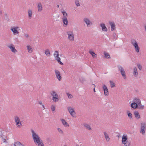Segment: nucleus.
Segmentation results:
<instances>
[{
    "instance_id": "nucleus-44",
    "label": "nucleus",
    "mask_w": 146,
    "mask_h": 146,
    "mask_svg": "<svg viewBox=\"0 0 146 146\" xmlns=\"http://www.w3.org/2000/svg\"><path fill=\"white\" fill-rule=\"evenodd\" d=\"M51 109L52 111H54L55 110V106L53 105H52L51 106Z\"/></svg>"
},
{
    "instance_id": "nucleus-35",
    "label": "nucleus",
    "mask_w": 146,
    "mask_h": 146,
    "mask_svg": "<svg viewBox=\"0 0 146 146\" xmlns=\"http://www.w3.org/2000/svg\"><path fill=\"white\" fill-rule=\"evenodd\" d=\"M1 137L2 138V141L3 143H7V142L6 140H7L8 139H7V138L6 137H5V138H4L2 136V135H1Z\"/></svg>"
},
{
    "instance_id": "nucleus-15",
    "label": "nucleus",
    "mask_w": 146,
    "mask_h": 146,
    "mask_svg": "<svg viewBox=\"0 0 146 146\" xmlns=\"http://www.w3.org/2000/svg\"><path fill=\"white\" fill-rule=\"evenodd\" d=\"M101 27L102 30L104 32H107V29L106 26L105 25L104 23H102L100 25Z\"/></svg>"
},
{
    "instance_id": "nucleus-16",
    "label": "nucleus",
    "mask_w": 146,
    "mask_h": 146,
    "mask_svg": "<svg viewBox=\"0 0 146 146\" xmlns=\"http://www.w3.org/2000/svg\"><path fill=\"white\" fill-rule=\"evenodd\" d=\"M145 108V106L142 105L141 102L139 104V105H138L137 107H136V108H134V109L136 110L137 109H138L139 110H143Z\"/></svg>"
},
{
    "instance_id": "nucleus-3",
    "label": "nucleus",
    "mask_w": 146,
    "mask_h": 146,
    "mask_svg": "<svg viewBox=\"0 0 146 146\" xmlns=\"http://www.w3.org/2000/svg\"><path fill=\"white\" fill-rule=\"evenodd\" d=\"M127 137L126 135L123 134L122 137V144L125 146H130V142L127 141Z\"/></svg>"
},
{
    "instance_id": "nucleus-14",
    "label": "nucleus",
    "mask_w": 146,
    "mask_h": 146,
    "mask_svg": "<svg viewBox=\"0 0 146 146\" xmlns=\"http://www.w3.org/2000/svg\"><path fill=\"white\" fill-rule=\"evenodd\" d=\"M109 23L111 26V31H113L115 30V25L114 22L113 21H110Z\"/></svg>"
},
{
    "instance_id": "nucleus-28",
    "label": "nucleus",
    "mask_w": 146,
    "mask_h": 146,
    "mask_svg": "<svg viewBox=\"0 0 146 146\" xmlns=\"http://www.w3.org/2000/svg\"><path fill=\"white\" fill-rule=\"evenodd\" d=\"M27 49L28 52L29 53H31L33 52V50L31 46L30 45H27Z\"/></svg>"
},
{
    "instance_id": "nucleus-5",
    "label": "nucleus",
    "mask_w": 146,
    "mask_h": 146,
    "mask_svg": "<svg viewBox=\"0 0 146 146\" xmlns=\"http://www.w3.org/2000/svg\"><path fill=\"white\" fill-rule=\"evenodd\" d=\"M68 35V39L70 41H72L74 40V35L72 31H68L66 32Z\"/></svg>"
},
{
    "instance_id": "nucleus-10",
    "label": "nucleus",
    "mask_w": 146,
    "mask_h": 146,
    "mask_svg": "<svg viewBox=\"0 0 146 146\" xmlns=\"http://www.w3.org/2000/svg\"><path fill=\"white\" fill-rule=\"evenodd\" d=\"M84 21L86 23L88 27H90L92 25V23L88 18H86L84 19Z\"/></svg>"
},
{
    "instance_id": "nucleus-51",
    "label": "nucleus",
    "mask_w": 146,
    "mask_h": 146,
    "mask_svg": "<svg viewBox=\"0 0 146 146\" xmlns=\"http://www.w3.org/2000/svg\"><path fill=\"white\" fill-rule=\"evenodd\" d=\"M59 7V5H57V7Z\"/></svg>"
},
{
    "instance_id": "nucleus-19",
    "label": "nucleus",
    "mask_w": 146,
    "mask_h": 146,
    "mask_svg": "<svg viewBox=\"0 0 146 146\" xmlns=\"http://www.w3.org/2000/svg\"><path fill=\"white\" fill-rule=\"evenodd\" d=\"M28 14V18L31 19L32 18L33 15V11L32 10L29 9L27 11Z\"/></svg>"
},
{
    "instance_id": "nucleus-21",
    "label": "nucleus",
    "mask_w": 146,
    "mask_h": 146,
    "mask_svg": "<svg viewBox=\"0 0 146 146\" xmlns=\"http://www.w3.org/2000/svg\"><path fill=\"white\" fill-rule=\"evenodd\" d=\"M134 114L135 118L137 119H138L140 118V116L138 111H135L134 112Z\"/></svg>"
},
{
    "instance_id": "nucleus-17",
    "label": "nucleus",
    "mask_w": 146,
    "mask_h": 146,
    "mask_svg": "<svg viewBox=\"0 0 146 146\" xmlns=\"http://www.w3.org/2000/svg\"><path fill=\"white\" fill-rule=\"evenodd\" d=\"M104 133L106 140L107 142H109L110 140V138L109 136L108 133L106 131L104 132Z\"/></svg>"
},
{
    "instance_id": "nucleus-49",
    "label": "nucleus",
    "mask_w": 146,
    "mask_h": 146,
    "mask_svg": "<svg viewBox=\"0 0 146 146\" xmlns=\"http://www.w3.org/2000/svg\"><path fill=\"white\" fill-rule=\"evenodd\" d=\"M93 85H94V88L93 89L94 91V92H96L95 89V85L94 84H93Z\"/></svg>"
},
{
    "instance_id": "nucleus-37",
    "label": "nucleus",
    "mask_w": 146,
    "mask_h": 146,
    "mask_svg": "<svg viewBox=\"0 0 146 146\" xmlns=\"http://www.w3.org/2000/svg\"><path fill=\"white\" fill-rule=\"evenodd\" d=\"M110 86L111 88H112L115 87L114 83L113 82L111 81H110Z\"/></svg>"
},
{
    "instance_id": "nucleus-18",
    "label": "nucleus",
    "mask_w": 146,
    "mask_h": 146,
    "mask_svg": "<svg viewBox=\"0 0 146 146\" xmlns=\"http://www.w3.org/2000/svg\"><path fill=\"white\" fill-rule=\"evenodd\" d=\"M62 123L65 127H68L69 126V125L64 119H60Z\"/></svg>"
},
{
    "instance_id": "nucleus-38",
    "label": "nucleus",
    "mask_w": 146,
    "mask_h": 146,
    "mask_svg": "<svg viewBox=\"0 0 146 146\" xmlns=\"http://www.w3.org/2000/svg\"><path fill=\"white\" fill-rule=\"evenodd\" d=\"M75 3L77 7H79L80 6V4L79 1L78 0H75Z\"/></svg>"
},
{
    "instance_id": "nucleus-53",
    "label": "nucleus",
    "mask_w": 146,
    "mask_h": 146,
    "mask_svg": "<svg viewBox=\"0 0 146 146\" xmlns=\"http://www.w3.org/2000/svg\"><path fill=\"white\" fill-rule=\"evenodd\" d=\"M113 36H114V37H115V36L114 35H113Z\"/></svg>"
},
{
    "instance_id": "nucleus-42",
    "label": "nucleus",
    "mask_w": 146,
    "mask_h": 146,
    "mask_svg": "<svg viewBox=\"0 0 146 146\" xmlns=\"http://www.w3.org/2000/svg\"><path fill=\"white\" fill-rule=\"evenodd\" d=\"M137 66L139 70H141L142 69V66L141 65L139 64H137Z\"/></svg>"
},
{
    "instance_id": "nucleus-30",
    "label": "nucleus",
    "mask_w": 146,
    "mask_h": 146,
    "mask_svg": "<svg viewBox=\"0 0 146 146\" xmlns=\"http://www.w3.org/2000/svg\"><path fill=\"white\" fill-rule=\"evenodd\" d=\"M14 146H24L23 144L19 141L14 143Z\"/></svg>"
},
{
    "instance_id": "nucleus-25",
    "label": "nucleus",
    "mask_w": 146,
    "mask_h": 146,
    "mask_svg": "<svg viewBox=\"0 0 146 146\" xmlns=\"http://www.w3.org/2000/svg\"><path fill=\"white\" fill-rule=\"evenodd\" d=\"M62 22L64 25L66 26L68 24V21L67 18H62Z\"/></svg>"
},
{
    "instance_id": "nucleus-1",
    "label": "nucleus",
    "mask_w": 146,
    "mask_h": 146,
    "mask_svg": "<svg viewBox=\"0 0 146 146\" xmlns=\"http://www.w3.org/2000/svg\"><path fill=\"white\" fill-rule=\"evenodd\" d=\"M141 102L140 98L137 97H134L133 99L132 103L131 104V107L133 109L136 107H137L138 105Z\"/></svg>"
},
{
    "instance_id": "nucleus-33",
    "label": "nucleus",
    "mask_w": 146,
    "mask_h": 146,
    "mask_svg": "<svg viewBox=\"0 0 146 146\" xmlns=\"http://www.w3.org/2000/svg\"><path fill=\"white\" fill-rule=\"evenodd\" d=\"M121 75L123 77V78L124 79H125L126 78V76L125 72L124 70L123 71L120 72Z\"/></svg>"
},
{
    "instance_id": "nucleus-40",
    "label": "nucleus",
    "mask_w": 146,
    "mask_h": 146,
    "mask_svg": "<svg viewBox=\"0 0 146 146\" xmlns=\"http://www.w3.org/2000/svg\"><path fill=\"white\" fill-rule=\"evenodd\" d=\"M104 54L105 57L106 58H110V56L109 54L108 53L106 52H104Z\"/></svg>"
},
{
    "instance_id": "nucleus-39",
    "label": "nucleus",
    "mask_w": 146,
    "mask_h": 146,
    "mask_svg": "<svg viewBox=\"0 0 146 146\" xmlns=\"http://www.w3.org/2000/svg\"><path fill=\"white\" fill-rule=\"evenodd\" d=\"M134 48L135 51L137 53L139 52V51L140 48L138 46V45L136 46H135Z\"/></svg>"
},
{
    "instance_id": "nucleus-41",
    "label": "nucleus",
    "mask_w": 146,
    "mask_h": 146,
    "mask_svg": "<svg viewBox=\"0 0 146 146\" xmlns=\"http://www.w3.org/2000/svg\"><path fill=\"white\" fill-rule=\"evenodd\" d=\"M54 56L55 58L59 56V53L58 51H55L54 53Z\"/></svg>"
},
{
    "instance_id": "nucleus-12",
    "label": "nucleus",
    "mask_w": 146,
    "mask_h": 146,
    "mask_svg": "<svg viewBox=\"0 0 146 146\" xmlns=\"http://www.w3.org/2000/svg\"><path fill=\"white\" fill-rule=\"evenodd\" d=\"M8 47L13 53H15L17 52V50L15 48L14 45L12 44L9 45L8 46Z\"/></svg>"
},
{
    "instance_id": "nucleus-13",
    "label": "nucleus",
    "mask_w": 146,
    "mask_h": 146,
    "mask_svg": "<svg viewBox=\"0 0 146 146\" xmlns=\"http://www.w3.org/2000/svg\"><path fill=\"white\" fill-rule=\"evenodd\" d=\"M103 89L104 91V94L105 96H108L109 94L106 85L104 84L103 85Z\"/></svg>"
},
{
    "instance_id": "nucleus-22",
    "label": "nucleus",
    "mask_w": 146,
    "mask_h": 146,
    "mask_svg": "<svg viewBox=\"0 0 146 146\" xmlns=\"http://www.w3.org/2000/svg\"><path fill=\"white\" fill-rule=\"evenodd\" d=\"M131 44L134 47L138 45V43L137 41L134 39H132L131 40Z\"/></svg>"
},
{
    "instance_id": "nucleus-26",
    "label": "nucleus",
    "mask_w": 146,
    "mask_h": 146,
    "mask_svg": "<svg viewBox=\"0 0 146 146\" xmlns=\"http://www.w3.org/2000/svg\"><path fill=\"white\" fill-rule=\"evenodd\" d=\"M83 125L86 129L89 130H92L89 124L87 123H84L83 124Z\"/></svg>"
},
{
    "instance_id": "nucleus-48",
    "label": "nucleus",
    "mask_w": 146,
    "mask_h": 146,
    "mask_svg": "<svg viewBox=\"0 0 146 146\" xmlns=\"http://www.w3.org/2000/svg\"><path fill=\"white\" fill-rule=\"evenodd\" d=\"M42 109H43V110H44V109H45V106H44V105L43 104H42Z\"/></svg>"
},
{
    "instance_id": "nucleus-47",
    "label": "nucleus",
    "mask_w": 146,
    "mask_h": 146,
    "mask_svg": "<svg viewBox=\"0 0 146 146\" xmlns=\"http://www.w3.org/2000/svg\"><path fill=\"white\" fill-rule=\"evenodd\" d=\"M38 103L39 104H40V105H42V102L40 101H38Z\"/></svg>"
},
{
    "instance_id": "nucleus-24",
    "label": "nucleus",
    "mask_w": 146,
    "mask_h": 146,
    "mask_svg": "<svg viewBox=\"0 0 146 146\" xmlns=\"http://www.w3.org/2000/svg\"><path fill=\"white\" fill-rule=\"evenodd\" d=\"M133 76L135 77H137L138 76V73L137 68L135 67H134L133 69Z\"/></svg>"
},
{
    "instance_id": "nucleus-36",
    "label": "nucleus",
    "mask_w": 146,
    "mask_h": 146,
    "mask_svg": "<svg viewBox=\"0 0 146 146\" xmlns=\"http://www.w3.org/2000/svg\"><path fill=\"white\" fill-rule=\"evenodd\" d=\"M127 114L128 117L130 119H132V115L130 113V111H127Z\"/></svg>"
},
{
    "instance_id": "nucleus-32",
    "label": "nucleus",
    "mask_w": 146,
    "mask_h": 146,
    "mask_svg": "<svg viewBox=\"0 0 146 146\" xmlns=\"http://www.w3.org/2000/svg\"><path fill=\"white\" fill-rule=\"evenodd\" d=\"M117 67L118 70L120 72H122V71L124 70L123 67L120 65H117Z\"/></svg>"
},
{
    "instance_id": "nucleus-54",
    "label": "nucleus",
    "mask_w": 146,
    "mask_h": 146,
    "mask_svg": "<svg viewBox=\"0 0 146 146\" xmlns=\"http://www.w3.org/2000/svg\"><path fill=\"white\" fill-rule=\"evenodd\" d=\"M113 36H114V37H115V36L114 35H113Z\"/></svg>"
},
{
    "instance_id": "nucleus-20",
    "label": "nucleus",
    "mask_w": 146,
    "mask_h": 146,
    "mask_svg": "<svg viewBox=\"0 0 146 146\" xmlns=\"http://www.w3.org/2000/svg\"><path fill=\"white\" fill-rule=\"evenodd\" d=\"M38 10V12H41L42 10V7L41 3L39 2L37 4Z\"/></svg>"
},
{
    "instance_id": "nucleus-50",
    "label": "nucleus",
    "mask_w": 146,
    "mask_h": 146,
    "mask_svg": "<svg viewBox=\"0 0 146 146\" xmlns=\"http://www.w3.org/2000/svg\"><path fill=\"white\" fill-rule=\"evenodd\" d=\"M145 31L146 32V26H145Z\"/></svg>"
},
{
    "instance_id": "nucleus-31",
    "label": "nucleus",
    "mask_w": 146,
    "mask_h": 146,
    "mask_svg": "<svg viewBox=\"0 0 146 146\" xmlns=\"http://www.w3.org/2000/svg\"><path fill=\"white\" fill-rule=\"evenodd\" d=\"M45 53L47 56H50V52L48 49H46L45 50Z\"/></svg>"
},
{
    "instance_id": "nucleus-52",
    "label": "nucleus",
    "mask_w": 146,
    "mask_h": 146,
    "mask_svg": "<svg viewBox=\"0 0 146 146\" xmlns=\"http://www.w3.org/2000/svg\"><path fill=\"white\" fill-rule=\"evenodd\" d=\"M76 146H79L78 145H76Z\"/></svg>"
},
{
    "instance_id": "nucleus-46",
    "label": "nucleus",
    "mask_w": 146,
    "mask_h": 146,
    "mask_svg": "<svg viewBox=\"0 0 146 146\" xmlns=\"http://www.w3.org/2000/svg\"><path fill=\"white\" fill-rule=\"evenodd\" d=\"M24 36L25 37L27 38H29V35L27 33H25L24 34Z\"/></svg>"
},
{
    "instance_id": "nucleus-45",
    "label": "nucleus",
    "mask_w": 146,
    "mask_h": 146,
    "mask_svg": "<svg viewBox=\"0 0 146 146\" xmlns=\"http://www.w3.org/2000/svg\"><path fill=\"white\" fill-rule=\"evenodd\" d=\"M67 95L69 98L71 99L72 98V96L71 94L67 93Z\"/></svg>"
},
{
    "instance_id": "nucleus-4",
    "label": "nucleus",
    "mask_w": 146,
    "mask_h": 146,
    "mask_svg": "<svg viewBox=\"0 0 146 146\" xmlns=\"http://www.w3.org/2000/svg\"><path fill=\"white\" fill-rule=\"evenodd\" d=\"M11 30L14 35H18L19 34L20 29L19 27L17 26L12 27L11 28Z\"/></svg>"
},
{
    "instance_id": "nucleus-6",
    "label": "nucleus",
    "mask_w": 146,
    "mask_h": 146,
    "mask_svg": "<svg viewBox=\"0 0 146 146\" xmlns=\"http://www.w3.org/2000/svg\"><path fill=\"white\" fill-rule=\"evenodd\" d=\"M31 131L32 133V137L34 142L36 141H38L40 139V138L39 137L38 134L36 133L32 129Z\"/></svg>"
},
{
    "instance_id": "nucleus-2",
    "label": "nucleus",
    "mask_w": 146,
    "mask_h": 146,
    "mask_svg": "<svg viewBox=\"0 0 146 146\" xmlns=\"http://www.w3.org/2000/svg\"><path fill=\"white\" fill-rule=\"evenodd\" d=\"M50 94L54 102H58L59 100L58 94L54 90L51 91L50 92Z\"/></svg>"
},
{
    "instance_id": "nucleus-27",
    "label": "nucleus",
    "mask_w": 146,
    "mask_h": 146,
    "mask_svg": "<svg viewBox=\"0 0 146 146\" xmlns=\"http://www.w3.org/2000/svg\"><path fill=\"white\" fill-rule=\"evenodd\" d=\"M55 58V59L57 61L58 63H59L60 64L62 65H63V63L61 61L60 58L59 56Z\"/></svg>"
},
{
    "instance_id": "nucleus-23",
    "label": "nucleus",
    "mask_w": 146,
    "mask_h": 146,
    "mask_svg": "<svg viewBox=\"0 0 146 146\" xmlns=\"http://www.w3.org/2000/svg\"><path fill=\"white\" fill-rule=\"evenodd\" d=\"M38 141L35 142V143L37 144L38 146H44V144L42 142V140L40 139Z\"/></svg>"
},
{
    "instance_id": "nucleus-11",
    "label": "nucleus",
    "mask_w": 146,
    "mask_h": 146,
    "mask_svg": "<svg viewBox=\"0 0 146 146\" xmlns=\"http://www.w3.org/2000/svg\"><path fill=\"white\" fill-rule=\"evenodd\" d=\"M56 77L59 81H60L62 79L60 73L59 71L57 70H55L54 71Z\"/></svg>"
},
{
    "instance_id": "nucleus-29",
    "label": "nucleus",
    "mask_w": 146,
    "mask_h": 146,
    "mask_svg": "<svg viewBox=\"0 0 146 146\" xmlns=\"http://www.w3.org/2000/svg\"><path fill=\"white\" fill-rule=\"evenodd\" d=\"M61 12L63 15V18H67L68 14L67 13L64 11H61Z\"/></svg>"
},
{
    "instance_id": "nucleus-8",
    "label": "nucleus",
    "mask_w": 146,
    "mask_h": 146,
    "mask_svg": "<svg viewBox=\"0 0 146 146\" xmlns=\"http://www.w3.org/2000/svg\"><path fill=\"white\" fill-rule=\"evenodd\" d=\"M146 129V122H143L141 123L140 133L144 135L145 133Z\"/></svg>"
},
{
    "instance_id": "nucleus-7",
    "label": "nucleus",
    "mask_w": 146,
    "mask_h": 146,
    "mask_svg": "<svg viewBox=\"0 0 146 146\" xmlns=\"http://www.w3.org/2000/svg\"><path fill=\"white\" fill-rule=\"evenodd\" d=\"M67 110L71 116L73 117H74L76 114L74 108L71 106H69L68 107Z\"/></svg>"
},
{
    "instance_id": "nucleus-34",
    "label": "nucleus",
    "mask_w": 146,
    "mask_h": 146,
    "mask_svg": "<svg viewBox=\"0 0 146 146\" xmlns=\"http://www.w3.org/2000/svg\"><path fill=\"white\" fill-rule=\"evenodd\" d=\"M89 52L92 55L93 57L95 58L96 57V54L92 50H90Z\"/></svg>"
},
{
    "instance_id": "nucleus-9",
    "label": "nucleus",
    "mask_w": 146,
    "mask_h": 146,
    "mask_svg": "<svg viewBox=\"0 0 146 146\" xmlns=\"http://www.w3.org/2000/svg\"><path fill=\"white\" fill-rule=\"evenodd\" d=\"M15 121L17 126L19 127H21L22 126V124L19 117L18 116H16L15 117Z\"/></svg>"
},
{
    "instance_id": "nucleus-43",
    "label": "nucleus",
    "mask_w": 146,
    "mask_h": 146,
    "mask_svg": "<svg viewBox=\"0 0 146 146\" xmlns=\"http://www.w3.org/2000/svg\"><path fill=\"white\" fill-rule=\"evenodd\" d=\"M57 130L60 133L63 134V131L60 128H57Z\"/></svg>"
}]
</instances>
